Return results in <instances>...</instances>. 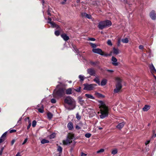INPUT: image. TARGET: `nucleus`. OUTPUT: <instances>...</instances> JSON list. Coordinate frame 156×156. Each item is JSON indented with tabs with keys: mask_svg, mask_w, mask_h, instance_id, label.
I'll list each match as a JSON object with an SVG mask.
<instances>
[{
	"mask_svg": "<svg viewBox=\"0 0 156 156\" xmlns=\"http://www.w3.org/2000/svg\"><path fill=\"white\" fill-rule=\"evenodd\" d=\"M99 108L100 109L99 116L100 118L103 119L108 116L109 113V109L108 106L105 102L102 101H99Z\"/></svg>",
	"mask_w": 156,
	"mask_h": 156,
	"instance_id": "f257e3e1",
	"label": "nucleus"
},
{
	"mask_svg": "<svg viewBox=\"0 0 156 156\" xmlns=\"http://www.w3.org/2000/svg\"><path fill=\"white\" fill-rule=\"evenodd\" d=\"M64 101L68 106L65 105V107L67 109L71 110L74 109L76 106V102L70 96L66 97Z\"/></svg>",
	"mask_w": 156,
	"mask_h": 156,
	"instance_id": "f03ea898",
	"label": "nucleus"
},
{
	"mask_svg": "<svg viewBox=\"0 0 156 156\" xmlns=\"http://www.w3.org/2000/svg\"><path fill=\"white\" fill-rule=\"evenodd\" d=\"M60 85H58L56 88L54 90L53 93V97L56 98L62 97L64 94L65 88H59Z\"/></svg>",
	"mask_w": 156,
	"mask_h": 156,
	"instance_id": "7ed1b4c3",
	"label": "nucleus"
},
{
	"mask_svg": "<svg viewBox=\"0 0 156 156\" xmlns=\"http://www.w3.org/2000/svg\"><path fill=\"white\" fill-rule=\"evenodd\" d=\"M112 22L109 20H106L100 22L98 25V27L102 30L104 28L110 26L112 25Z\"/></svg>",
	"mask_w": 156,
	"mask_h": 156,
	"instance_id": "20e7f679",
	"label": "nucleus"
},
{
	"mask_svg": "<svg viewBox=\"0 0 156 156\" xmlns=\"http://www.w3.org/2000/svg\"><path fill=\"white\" fill-rule=\"evenodd\" d=\"M116 80L117 81V83L116 85V88L114 90L115 93L119 92L122 87L121 79L117 77Z\"/></svg>",
	"mask_w": 156,
	"mask_h": 156,
	"instance_id": "39448f33",
	"label": "nucleus"
},
{
	"mask_svg": "<svg viewBox=\"0 0 156 156\" xmlns=\"http://www.w3.org/2000/svg\"><path fill=\"white\" fill-rule=\"evenodd\" d=\"M84 89L87 90H93L94 87L96 86V84H84Z\"/></svg>",
	"mask_w": 156,
	"mask_h": 156,
	"instance_id": "423d86ee",
	"label": "nucleus"
},
{
	"mask_svg": "<svg viewBox=\"0 0 156 156\" xmlns=\"http://www.w3.org/2000/svg\"><path fill=\"white\" fill-rule=\"evenodd\" d=\"M73 136L71 135L68 136L66 140L63 141V144L64 145H67L69 144L72 142Z\"/></svg>",
	"mask_w": 156,
	"mask_h": 156,
	"instance_id": "0eeeda50",
	"label": "nucleus"
},
{
	"mask_svg": "<svg viewBox=\"0 0 156 156\" xmlns=\"http://www.w3.org/2000/svg\"><path fill=\"white\" fill-rule=\"evenodd\" d=\"M93 51L96 53L100 55H101L107 56L108 55V54H105L102 50L100 48H93Z\"/></svg>",
	"mask_w": 156,
	"mask_h": 156,
	"instance_id": "6e6552de",
	"label": "nucleus"
},
{
	"mask_svg": "<svg viewBox=\"0 0 156 156\" xmlns=\"http://www.w3.org/2000/svg\"><path fill=\"white\" fill-rule=\"evenodd\" d=\"M87 73L91 76H95V71L93 68L88 69L87 70Z\"/></svg>",
	"mask_w": 156,
	"mask_h": 156,
	"instance_id": "1a4fd4ad",
	"label": "nucleus"
},
{
	"mask_svg": "<svg viewBox=\"0 0 156 156\" xmlns=\"http://www.w3.org/2000/svg\"><path fill=\"white\" fill-rule=\"evenodd\" d=\"M112 64L114 66H117L118 63L117 62V59L115 57L112 56Z\"/></svg>",
	"mask_w": 156,
	"mask_h": 156,
	"instance_id": "9d476101",
	"label": "nucleus"
},
{
	"mask_svg": "<svg viewBox=\"0 0 156 156\" xmlns=\"http://www.w3.org/2000/svg\"><path fill=\"white\" fill-rule=\"evenodd\" d=\"M150 16L152 20L156 19V14L154 11H152L150 13Z\"/></svg>",
	"mask_w": 156,
	"mask_h": 156,
	"instance_id": "9b49d317",
	"label": "nucleus"
},
{
	"mask_svg": "<svg viewBox=\"0 0 156 156\" xmlns=\"http://www.w3.org/2000/svg\"><path fill=\"white\" fill-rule=\"evenodd\" d=\"M125 123V122H122L119 123L116 126V128L119 130H120L124 126Z\"/></svg>",
	"mask_w": 156,
	"mask_h": 156,
	"instance_id": "f8f14e48",
	"label": "nucleus"
},
{
	"mask_svg": "<svg viewBox=\"0 0 156 156\" xmlns=\"http://www.w3.org/2000/svg\"><path fill=\"white\" fill-rule=\"evenodd\" d=\"M40 105H37L38 108L40 107V108H38L37 110L40 112L43 113L44 112V106L43 105H41V106Z\"/></svg>",
	"mask_w": 156,
	"mask_h": 156,
	"instance_id": "ddd939ff",
	"label": "nucleus"
},
{
	"mask_svg": "<svg viewBox=\"0 0 156 156\" xmlns=\"http://www.w3.org/2000/svg\"><path fill=\"white\" fill-rule=\"evenodd\" d=\"M6 134H7V132H5L2 136L1 137V138H0V143L2 142L5 140V138L6 136Z\"/></svg>",
	"mask_w": 156,
	"mask_h": 156,
	"instance_id": "4468645a",
	"label": "nucleus"
},
{
	"mask_svg": "<svg viewBox=\"0 0 156 156\" xmlns=\"http://www.w3.org/2000/svg\"><path fill=\"white\" fill-rule=\"evenodd\" d=\"M61 36L65 41L68 40L69 39V37L65 34H62L61 35Z\"/></svg>",
	"mask_w": 156,
	"mask_h": 156,
	"instance_id": "2eb2a0df",
	"label": "nucleus"
},
{
	"mask_svg": "<svg viewBox=\"0 0 156 156\" xmlns=\"http://www.w3.org/2000/svg\"><path fill=\"white\" fill-rule=\"evenodd\" d=\"M151 73H154L156 72V69L152 64L150 66Z\"/></svg>",
	"mask_w": 156,
	"mask_h": 156,
	"instance_id": "dca6fc26",
	"label": "nucleus"
},
{
	"mask_svg": "<svg viewBox=\"0 0 156 156\" xmlns=\"http://www.w3.org/2000/svg\"><path fill=\"white\" fill-rule=\"evenodd\" d=\"M50 24H51V27L53 28H55L56 29H58L59 27V26L58 25H57L53 22L50 23Z\"/></svg>",
	"mask_w": 156,
	"mask_h": 156,
	"instance_id": "f3484780",
	"label": "nucleus"
},
{
	"mask_svg": "<svg viewBox=\"0 0 156 156\" xmlns=\"http://www.w3.org/2000/svg\"><path fill=\"white\" fill-rule=\"evenodd\" d=\"M150 106L149 105H145L143 108V110L144 112L147 111L150 109Z\"/></svg>",
	"mask_w": 156,
	"mask_h": 156,
	"instance_id": "a211bd4d",
	"label": "nucleus"
},
{
	"mask_svg": "<svg viewBox=\"0 0 156 156\" xmlns=\"http://www.w3.org/2000/svg\"><path fill=\"white\" fill-rule=\"evenodd\" d=\"M67 127L69 130H72L73 129V124L71 122H69L68 124Z\"/></svg>",
	"mask_w": 156,
	"mask_h": 156,
	"instance_id": "6ab92c4d",
	"label": "nucleus"
},
{
	"mask_svg": "<svg viewBox=\"0 0 156 156\" xmlns=\"http://www.w3.org/2000/svg\"><path fill=\"white\" fill-rule=\"evenodd\" d=\"M78 102L81 105H83L84 102V101L82 100V98L81 97H78Z\"/></svg>",
	"mask_w": 156,
	"mask_h": 156,
	"instance_id": "aec40b11",
	"label": "nucleus"
},
{
	"mask_svg": "<svg viewBox=\"0 0 156 156\" xmlns=\"http://www.w3.org/2000/svg\"><path fill=\"white\" fill-rule=\"evenodd\" d=\"M113 53L116 55H117L119 53V50L115 48H113Z\"/></svg>",
	"mask_w": 156,
	"mask_h": 156,
	"instance_id": "412c9836",
	"label": "nucleus"
},
{
	"mask_svg": "<svg viewBox=\"0 0 156 156\" xmlns=\"http://www.w3.org/2000/svg\"><path fill=\"white\" fill-rule=\"evenodd\" d=\"M72 91L71 89V88H69L66 90V93L67 94H72Z\"/></svg>",
	"mask_w": 156,
	"mask_h": 156,
	"instance_id": "4be33fe9",
	"label": "nucleus"
},
{
	"mask_svg": "<svg viewBox=\"0 0 156 156\" xmlns=\"http://www.w3.org/2000/svg\"><path fill=\"white\" fill-rule=\"evenodd\" d=\"M85 96L86 97L88 98H90L93 99H94V97L92 95L90 94H85Z\"/></svg>",
	"mask_w": 156,
	"mask_h": 156,
	"instance_id": "5701e85b",
	"label": "nucleus"
},
{
	"mask_svg": "<svg viewBox=\"0 0 156 156\" xmlns=\"http://www.w3.org/2000/svg\"><path fill=\"white\" fill-rule=\"evenodd\" d=\"M94 81L97 84L100 85V82L99 78L98 77H96L94 79Z\"/></svg>",
	"mask_w": 156,
	"mask_h": 156,
	"instance_id": "b1692460",
	"label": "nucleus"
},
{
	"mask_svg": "<svg viewBox=\"0 0 156 156\" xmlns=\"http://www.w3.org/2000/svg\"><path fill=\"white\" fill-rule=\"evenodd\" d=\"M106 83L107 80L106 79H104L101 81V86H104L106 84Z\"/></svg>",
	"mask_w": 156,
	"mask_h": 156,
	"instance_id": "393cba45",
	"label": "nucleus"
},
{
	"mask_svg": "<svg viewBox=\"0 0 156 156\" xmlns=\"http://www.w3.org/2000/svg\"><path fill=\"white\" fill-rule=\"evenodd\" d=\"M49 140H46L45 139H43L41 141V143L42 144L48 143H49Z\"/></svg>",
	"mask_w": 156,
	"mask_h": 156,
	"instance_id": "a878e982",
	"label": "nucleus"
},
{
	"mask_svg": "<svg viewBox=\"0 0 156 156\" xmlns=\"http://www.w3.org/2000/svg\"><path fill=\"white\" fill-rule=\"evenodd\" d=\"M122 41L123 43H127L129 42V40L127 38H126L124 39H122Z\"/></svg>",
	"mask_w": 156,
	"mask_h": 156,
	"instance_id": "bb28decb",
	"label": "nucleus"
},
{
	"mask_svg": "<svg viewBox=\"0 0 156 156\" xmlns=\"http://www.w3.org/2000/svg\"><path fill=\"white\" fill-rule=\"evenodd\" d=\"M118 151L116 149H115L112 150V154L113 155L117 153Z\"/></svg>",
	"mask_w": 156,
	"mask_h": 156,
	"instance_id": "cd10ccee",
	"label": "nucleus"
},
{
	"mask_svg": "<svg viewBox=\"0 0 156 156\" xmlns=\"http://www.w3.org/2000/svg\"><path fill=\"white\" fill-rule=\"evenodd\" d=\"M26 119H28V121H29V124L27 126V129H28L30 128V127L31 126V123L30 121L29 120V117H27Z\"/></svg>",
	"mask_w": 156,
	"mask_h": 156,
	"instance_id": "c85d7f7f",
	"label": "nucleus"
},
{
	"mask_svg": "<svg viewBox=\"0 0 156 156\" xmlns=\"http://www.w3.org/2000/svg\"><path fill=\"white\" fill-rule=\"evenodd\" d=\"M87 15V14L86 13H81V16L83 18H86Z\"/></svg>",
	"mask_w": 156,
	"mask_h": 156,
	"instance_id": "c756f323",
	"label": "nucleus"
},
{
	"mask_svg": "<svg viewBox=\"0 0 156 156\" xmlns=\"http://www.w3.org/2000/svg\"><path fill=\"white\" fill-rule=\"evenodd\" d=\"M47 116L48 118H49L50 119H51L52 117V114L50 112L48 113Z\"/></svg>",
	"mask_w": 156,
	"mask_h": 156,
	"instance_id": "7c9ffc66",
	"label": "nucleus"
},
{
	"mask_svg": "<svg viewBox=\"0 0 156 156\" xmlns=\"http://www.w3.org/2000/svg\"><path fill=\"white\" fill-rule=\"evenodd\" d=\"M55 133H53L49 136V138L50 139H53L55 137Z\"/></svg>",
	"mask_w": 156,
	"mask_h": 156,
	"instance_id": "2f4dec72",
	"label": "nucleus"
},
{
	"mask_svg": "<svg viewBox=\"0 0 156 156\" xmlns=\"http://www.w3.org/2000/svg\"><path fill=\"white\" fill-rule=\"evenodd\" d=\"M57 151L60 153H61L62 151V147L60 146H58V147Z\"/></svg>",
	"mask_w": 156,
	"mask_h": 156,
	"instance_id": "473e14b6",
	"label": "nucleus"
},
{
	"mask_svg": "<svg viewBox=\"0 0 156 156\" xmlns=\"http://www.w3.org/2000/svg\"><path fill=\"white\" fill-rule=\"evenodd\" d=\"M79 78L80 79V81H82L84 80V76L82 75H80L79 76Z\"/></svg>",
	"mask_w": 156,
	"mask_h": 156,
	"instance_id": "72a5a7b5",
	"label": "nucleus"
},
{
	"mask_svg": "<svg viewBox=\"0 0 156 156\" xmlns=\"http://www.w3.org/2000/svg\"><path fill=\"white\" fill-rule=\"evenodd\" d=\"M91 135V134L89 133H87L85 134V136L87 138H90Z\"/></svg>",
	"mask_w": 156,
	"mask_h": 156,
	"instance_id": "f704fd0d",
	"label": "nucleus"
},
{
	"mask_svg": "<svg viewBox=\"0 0 156 156\" xmlns=\"http://www.w3.org/2000/svg\"><path fill=\"white\" fill-rule=\"evenodd\" d=\"M37 124V122L35 120H34L32 122V126L34 127L35 126H36Z\"/></svg>",
	"mask_w": 156,
	"mask_h": 156,
	"instance_id": "c9c22d12",
	"label": "nucleus"
},
{
	"mask_svg": "<svg viewBox=\"0 0 156 156\" xmlns=\"http://www.w3.org/2000/svg\"><path fill=\"white\" fill-rule=\"evenodd\" d=\"M89 44L91 45V46L93 48H95L97 46L95 44H93V43H92L91 42H90L89 43Z\"/></svg>",
	"mask_w": 156,
	"mask_h": 156,
	"instance_id": "e433bc0d",
	"label": "nucleus"
},
{
	"mask_svg": "<svg viewBox=\"0 0 156 156\" xmlns=\"http://www.w3.org/2000/svg\"><path fill=\"white\" fill-rule=\"evenodd\" d=\"M90 63L92 65L95 66L98 63V62L90 61Z\"/></svg>",
	"mask_w": 156,
	"mask_h": 156,
	"instance_id": "4c0bfd02",
	"label": "nucleus"
},
{
	"mask_svg": "<svg viewBox=\"0 0 156 156\" xmlns=\"http://www.w3.org/2000/svg\"><path fill=\"white\" fill-rule=\"evenodd\" d=\"M55 35L58 36L60 34V32L59 31H56L55 32Z\"/></svg>",
	"mask_w": 156,
	"mask_h": 156,
	"instance_id": "58836bf2",
	"label": "nucleus"
},
{
	"mask_svg": "<svg viewBox=\"0 0 156 156\" xmlns=\"http://www.w3.org/2000/svg\"><path fill=\"white\" fill-rule=\"evenodd\" d=\"M104 151V150L103 149H100V150L98 151H97V153H102Z\"/></svg>",
	"mask_w": 156,
	"mask_h": 156,
	"instance_id": "ea45409f",
	"label": "nucleus"
},
{
	"mask_svg": "<svg viewBox=\"0 0 156 156\" xmlns=\"http://www.w3.org/2000/svg\"><path fill=\"white\" fill-rule=\"evenodd\" d=\"M107 44L108 45L112 46V43L111 41L110 40H108L107 41Z\"/></svg>",
	"mask_w": 156,
	"mask_h": 156,
	"instance_id": "a19ab883",
	"label": "nucleus"
},
{
	"mask_svg": "<svg viewBox=\"0 0 156 156\" xmlns=\"http://www.w3.org/2000/svg\"><path fill=\"white\" fill-rule=\"evenodd\" d=\"M76 118L78 120L80 119L81 118V116L79 115L78 113H77L76 115Z\"/></svg>",
	"mask_w": 156,
	"mask_h": 156,
	"instance_id": "79ce46f5",
	"label": "nucleus"
},
{
	"mask_svg": "<svg viewBox=\"0 0 156 156\" xmlns=\"http://www.w3.org/2000/svg\"><path fill=\"white\" fill-rule=\"evenodd\" d=\"M51 102L52 103L54 104L56 102V101L55 99L52 98L51 100Z\"/></svg>",
	"mask_w": 156,
	"mask_h": 156,
	"instance_id": "37998d69",
	"label": "nucleus"
},
{
	"mask_svg": "<svg viewBox=\"0 0 156 156\" xmlns=\"http://www.w3.org/2000/svg\"><path fill=\"white\" fill-rule=\"evenodd\" d=\"M86 18L89 19H92V17L91 15H89L87 14Z\"/></svg>",
	"mask_w": 156,
	"mask_h": 156,
	"instance_id": "c03bdc74",
	"label": "nucleus"
},
{
	"mask_svg": "<svg viewBox=\"0 0 156 156\" xmlns=\"http://www.w3.org/2000/svg\"><path fill=\"white\" fill-rule=\"evenodd\" d=\"M27 140H28V138H26L25 139L24 141H23V142L22 143V145L24 144L27 142Z\"/></svg>",
	"mask_w": 156,
	"mask_h": 156,
	"instance_id": "a18cd8bd",
	"label": "nucleus"
},
{
	"mask_svg": "<svg viewBox=\"0 0 156 156\" xmlns=\"http://www.w3.org/2000/svg\"><path fill=\"white\" fill-rule=\"evenodd\" d=\"M88 41H95V39L94 38H89L87 40Z\"/></svg>",
	"mask_w": 156,
	"mask_h": 156,
	"instance_id": "49530a36",
	"label": "nucleus"
},
{
	"mask_svg": "<svg viewBox=\"0 0 156 156\" xmlns=\"http://www.w3.org/2000/svg\"><path fill=\"white\" fill-rule=\"evenodd\" d=\"M80 87H78V88H76V89L75 90L77 92H79L80 91Z\"/></svg>",
	"mask_w": 156,
	"mask_h": 156,
	"instance_id": "de8ad7c7",
	"label": "nucleus"
},
{
	"mask_svg": "<svg viewBox=\"0 0 156 156\" xmlns=\"http://www.w3.org/2000/svg\"><path fill=\"white\" fill-rule=\"evenodd\" d=\"M16 131V130L15 129H11L9 131V132L11 133L15 132Z\"/></svg>",
	"mask_w": 156,
	"mask_h": 156,
	"instance_id": "09e8293b",
	"label": "nucleus"
},
{
	"mask_svg": "<svg viewBox=\"0 0 156 156\" xmlns=\"http://www.w3.org/2000/svg\"><path fill=\"white\" fill-rule=\"evenodd\" d=\"M48 22H47L48 23H51L52 22L51 21V18H48Z\"/></svg>",
	"mask_w": 156,
	"mask_h": 156,
	"instance_id": "8fccbe9b",
	"label": "nucleus"
},
{
	"mask_svg": "<svg viewBox=\"0 0 156 156\" xmlns=\"http://www.w3.org/2000/svg\"><path fill=\"white\" fill-rule=\"evenodd\" d=\"M15 142V139L13 140L11 142V145H12Z\"/></svg>",
	"mask_w": 156,
	"mask_h": 156,
	"instance_id": "3c124183",
	"label": "nucleus"
},
{
	"mask_svg": "<svg viewBox=\"0 0 156 156\" xmlns=\"http://www.w3.org/2000/svg\"><path fill=\"white\" fill-rule=\"evenodd\" d=\"M139 48L140 49H142L144 48V47L142 45H140L139 47Z\"/></svg>",
	"mask_w": 156,
	"mask_h": 156,
	"instance_id": "603ef678",
	"label": "nucleus"
},
{
	"mask_svg": "<svg viewBox=\"0 0 156 156\" xmlns=\"http://www.w3.org/2000/svg\"><path fill=\"white\" fill-rule=\"evenodd\" d=\"M76 128L77 129H80L81 128L78 125H76Z\"/></svg>",
	"mask_w": 156,
	"mask_h": 156,
	"instance_id": "864d4df0",
	"label": "nucleus"
},
{
	"mask_svg": "<svg viewBox=\"0 0 156 156\" xmlns=\"http://www.w3.org/2000/svg\"><path fill=\"white\" fill-rule=\"evenodd\" d=\"M87 154L83 152L81 153V156H86Z\"/></svg>",
	"mask_w": 156,
	"mask_h": 156,
	"instance_id": "5fc2aeb1",
	"label": "nucleus"
},
{
	"mask_svg": "<svg viewBox=\"0 0 156 156\" xmlns=\"http://www.w3.org/2000/svg\"><path fill=\"white\" fill-rule=\"evenodd\" d=\"M15 156H21L20 155V154L19 152L17 153L16 154Z\"/></svg>",
	"mask_w": 156,
	"mask_h": 156,
	"instance_id": "6e6d98bb",
	"label": "nucleus"
},
{
	"mask_svg": "<svg viewBox=\"0 0 156 156\" xmlns=\"http://www.w3.org/2000/svg\"><path fill=\"white\" fill-rule=\"evenodd\" d=\"M107 70L108 72L111 73H112L113 72V71L112 70H110L108 69Z\"/></svg>",
	"mask_w": 156,
	"mask_h": 156,
	"instance_id": "4d7b16f0",
	"label": "nucleus"
},
{
	"mask_svg": "<svg viewBox=\"0 0 156 156\" xmlns=\"http://www.w3.org/2000/svg\"><path fill=\"white\" fill-rule=\"evenodd\" d=\"M64 2H61V3L62 4H64L65 3V2L67 0H63Z\"/></svg>",
	"mask_w": 156,
	"mask_h": 156,
	"instance_id": "13d9d810",
	"label": "nucleus"
},
{
	"mask_svg": "<svg viewBox=\"0 0 156 156\" xmlns=\"http://www.w3.org/2000/svg\"><path fill=\"white\" fill-rule=\"evenodd\" d=\"M150 140H148V141H147L145 142V144L146 145H147V144H148L150 143Z\"/></svg>",
	"mask_w": 156,
	"mask_h": 156,
	"instance_id": "bf43d9fd",
	"label": "nucleus"
},
{
	"mask_svg": "<svg viewBox=\"0 0 156 156\" xmlns=\"http://www.w3.org/2000/svg\"><path fill=\"white\" fill-rule=\"evenodd\" d=\"M40 1H41V0H39ZM41 2L42 3V5H44V0H41Z\"/></svg>",
	"mask_w": 156,
	"mask_h": 156,
	"instance_id": "052dcab7",
	"label": "nucleus"
},
{
	"mask_svg": "<svg viewBox=\"0 0 156 156\" xmlns=\"http://www.w3.org/2000/svg\"><path fill=\"white\" fill-rule=\"evenodd\" d=\"M48 15L51 16V13H50V10H48Z\"/></svg>",
	"mask_w": 156,
	"mask_h": 156,
	"instance_id": "680f3d73",
	"label": "nucleus"
},
{
	"mask_svg": "<svg viewBox=\"0 0 156 156\" xmlns=\"http://www.w3.org/2000/svg\"><path fill=\"white\" fill-rule=\"evenodd\" d=\"M120 40H119L118 41V46H119V44H120Z\"/></svg>",
	"mask_w": 156,
	"mask_h": 156,
	"instance_id": "e2e57ef3",
	"label": "nucleus"
},
{
	"mask_svg": "<svg viewBox=\"0 0 156 156\" xmlns=\"http://www.w3.org/2000/svg\"><path fill=\"white\" fill-rule=\"evenodd\" d=\"M3 149H4V147H2L1 148V150L0 151H2H2H3Z\"/></svg>",
	"mask_w": 156,
	"mask_h": 156,
	"instance_id": "0e129e2a",
	"label": "nucleus"
},
{
	"mask_svg": "<svg viewBox=\"0 0 156 156\" xmlns=\"http://www.w3.org/2000/svg\"><path fill=\"white\" fill-rule=\"evenodd\" d=\"M80 0H76V2L78 3L80 2Z\"/></svg>",
	"mask_w": 156,
	"mask_h": 156,
	"instance_id": "69168bd1",
	"label": "nucleus"
},
{
	"mask_svg": "<svg viewBox=\"0 0 156 156\" xmlns=\"http://www.w3.org/2000/svg\"><path fill=\"white\" fill-rule=\"evenodd\" d=\"M98 129L99 130H101V129H102V128L101 127H99L98 128Z\"/></svg>",
	"mask_w": 156,
	"mask_h": 156,
	"instance_id": "338daca9",
	"label": "nucleus"
},
{
	"mask_svg": "<svg viewBox=\"0 0 156 156\" xmlns=\"http://www.w3.org/2000/svg\"><path fill=\"white\" fill-rule=\"evenodd\" d=\"M2 151H0V155H1L2 154Z\"/></svg>",
	"mask_w": 156,
	"mask_h": 156,
	"instance_id": "774afa93",
	"label": "nucleus"
}]
</instances>
